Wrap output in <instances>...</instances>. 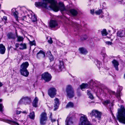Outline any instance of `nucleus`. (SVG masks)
<instances>
[{"mask_svg":"<svg viewBox=\"0 0 125 125\" xmlns=\"http://www.w3.org/2000/svg\"><path fill=\"white\" fill-rule=\"evenodd\" d=\"M42 78L46 82H48L51 80L52 77L51 75L47 72H45L42 75Z\"/></svg>","mask_w":125,"mask_h":125,"instance_id":"9d476101","label":"nucleus"},{"mask_svg":"<svg viewBox=\"0 0 125 125\" xmlns=\"http://www.w3.org/2000/svg\"><path fill=\"white\" fill-rule=\"evenodd\" d=\"M70 11L71 14L74 16L78 14L77 10L74 9H72L70 10Z\"/></svg>","mask_w":125,"mask_h":125,"instance_id":"bb28decb","label":"nucleus"},{"mask_svg":"<svg viewBox=\"0 0 125 125\" xmlns=\"http://www.w3.org/2000/svg\"><path fill=\"white\" fill-rule=\"evenodd\" d=\"M1 5L0 4V9H1Z\"/></svg>","mask_w":125,"mask_h":125,"instance_id":"13d9d810","label":"nucleus"},{"mask_svg":"<svg viewBox=\"0 0 125 125\" xmlns=\"http://www.w3.org/2000/svg\"><path fill=\"white\" fill-rule=\"evenodd\" d=\"M51 120L52 122H54L56 121V120L55 119H53L52 118H51Z\"/></svg>","mask_w":125,"mask_h":125,"instance_id":"09e8293b","label":"nucleus"},{"mask_svg":"<svg viewBox=\"0 0 125 125\" xmlns=\"http://www.w3.org/2000/svg\"><path fill=\"white\" fill-rule=\"evenodd\" d=\"M80 87L81 89L83 90L85 88H88V85L86 83H83Z\"/></svg>","mask_w":125,"mask_h":125,"instance_id":"cd10ccee","label":"nucleus"},{"mask_svg":"<svg viewBox=\"0 0 125 125\" xmlns=\"http://www.w3.org/2000/svg\"><path fill=\"white\" fill-rule=\"evenodd\" d=\"M124 78L125 79V74L124 75Z\"/></svg>","mask_w":125,"mask_h":125,"instance_id":"bf43d9fd","label":"nucleus"},{"mask_svg":"<svg viewBox=\"0 0 125 125\" xmlns=\"http://www.w3.org/2000/svg\"><path fill=\"white\" fill-rule=\"evenodd\" d=\"M49 39L48 40V42L49 43L52 44L53 42L52 38L50 37H49Z\"/></svg>","mask_w":125,"mask_h":125,"instance_id":"ea45409f","label":"nucleus"},{"mask_svg":"<svg viewBox=\"0 0 125 125\" xmlns=\"http://www.w3.org/2000/svg\"><path fill=\"white\" fill-rule=\"evenodd\" d=\"M35 116V115L34 113L33 112H32L30 113L29 115V117L30 118L32 119H34Z\"/></svg>","mask_w":125,"mask_h":125,"instance_id":"72a5a7b5","label":"nucleus"},{"mask_svg":"<svg viewBox=\"0 0 125 125\" xmlns=\"http://www.w3.org/2000/svg\"><path fill=\"white\" fill-rule=\"evenodd\" d=\"M14 10H15V9H12V13L14 16L16 18V20L17 21L18 20V12L16 11H15L14 12Z\"/></svg>","mask_w":125,"mask_h":125,"instance_id":"b1692460","label":"nucleus"},{"mask_svg":"<svg viewBox=\"0 0 125 125\" xmlns=\"http://www.w3.org/2000/svg\"><path fill=\"white\" fill-rule=\"evenodd\" d=\"M50 4V7L53 10L57 12L60 10L61 11L65 10L64 5L62 3L59 2L58 6L56 0H41L35 3V5L37 7L46 8L48 3Z\"/></svg>","mask_w":125,"mask_h":125,"instance_id":"f257e3e1","label":"nucleus"},{"mask_svg":"<svg viewBox=\"0 0 125 125\" xmlns=\"http://www.w3.org/2000/svg\"><path fill=\"white\" fill-rule=\"evenodd\" d=\"M1 11H2L4 13V10H0V12H1Z\"/></svg>","mask_w":125,"mask_h":125,"instance_id":"864d4df0","label":"nucleus"},{"mask_svg":"<svg viewBox=\"0 0 125 125\" xmlns=\"http://www.w3.org/2000/svg\"><path fill=\"white\" fill-rule=\"evenodd\" d=\"M64 67L63 62L62 61H59L56 64H54L52 65V68L60 72L62 71Z\"/></svg>","mask_w":125,"mask_h":125,"instance_id":"7ed1b4c3","label":"nucleus"},{"mask_svg":"<svg viewBox=\"0 0 125 125\" xmlns=\"http://www.w3.org/2000/svg\"><path fill=\"white\" fill-rule=\"evenodd\" d=\"M47 53H48L49 55H50V56L49 57V59L51 61H53L54 59V58L53 56L52 55L51 51H48L47 52Z\"/></svg>","mask_w":125,"mask_h":125,"instance_id":"7c9ffc66","label":"nucleus"},{"mask_svg":"<svg viewBox=\"0 0 125 125\" xmlns=\"http://www.w3.org/2000/svg\"><path fill=\"white\" fill-rule=\"evenodd\" d=\"M52 114L51 113H50V119H51V118H52Z\"/></svg>","mask_w":125,"mask_h":125,"instance_id":"8fccbe9b","label":"nucleus"},{"mask_svg":"<svg viewBox=\"0 0 125 125\" xmlns=\"http://www.w3.org/2000/svg\"><path fill=\"white\" fill-rule=\"evenodd\" d=\"M118 97V99L119 100H120V97L119 95Z\"/></svg>","mask_w":125,"mask_h":125,"instance_id":"5fc2aeb1","label":"nucleus"},{"mask_svg":"<svg viewBox=\"0 0 125 125\" xmlns=\"http://www.w3.org/2000/svg\"><path fill=\"white\" fill-rule=\"evenodd\" d=\"M20 45L18 43H16L15 44V46L16 47V48L15 49H14L16 50L19 47Z\"/></svg>","mask_w":125,"mask_h":125,"instance_id":"37998d69","label":"nucleus"},{"mask_svg":"<svg viewBox=\"0 0 125 125\" xmlns=\"http://www.w3.org/2000/svg\"><path fill=\"white\" fill-rule=\"evenodd\" d=\"M109 101L108 100H106L104 102L103 104L104 105H107V104H109Z\"/></svg>","mask_w":125,"mask_h":125,"instance_id":"79ce46f5","label":"nucleus"},{"mask_svg":"<svg viewBox=\"0 0 125 125\" xmlns=\"http://www.w3.org/2000/svg\"><path fill=\"white\" fill-rule=\"evenodd\" d=\"M31 102V98L27 96H23L19 100L18 102L19 104H23L25 105L30 104Z\"/></svg>","mask_w":125,"mask_h":125,"instance_id":"20e7f679","label":"nucleus"},{"mask_svg":"<svg viewBox=\"0 0 125 125\" xmlns=\"http://www.w3.org/2000/svg\"><path fill=\"white\" fill-rule=\"evenodd\" d=\"M21 112V111H18V110H16V113L17 115H19L20 114Z\"/></svg>","mask_w":125,"mask_h":125,"instance_id":"c03bdc74","label":"nucleus"},{"mask_svg":"<svg viewBox=\"0 0 125 125\" xmlns=\"http://www.w3.org/2000/svg\"><path fill=\"white\" fill-rule=\"evenodd\" d=\"M79 125H91L88 121L87 117L83 115L80 119Z\"/></svg>","mask_w":125,"mask_h":125,"instance_id":"39448f33","label":"nucleus"},{"mask_svg":"<svg viewBox=\"0 0 125 125\" xmlns=\"http://www.w3.org/2000/svg\"><path fill=\"white\" fill-rule=\"evenodd\" d=\"M56 90L55 88H51L48 91V94L52 98L56 94Z\"/></svg>","mask_w":125,"mask_h":125,"instance_id":"9b49d317","label":"nucleus"},{"mask_svg":"<svg viewBox=\"0 0 125 125\" xmlns=\"http://www.w3.org/2000/svg\"><path fill=\"white\" fill-rule=\"evenodd\" d=\"M5 122L12 125H19L18 123L12 120L7 119L6 120Z\"/></svg>","mask_w":125,"mask_h":125,"instance_id":"5701e85b","label":"nucleus"},{"mask_svg":"<svg viewBox=\"0 0 125 125\" xmlns=\"http://www.w3.org/2000/svg\"><path fill=\"white\" fill-rule=\"evenodd\" d=\"M74 106L73 103L71 102H69L66 105V108H72Z\"/></svg>","mask_w":125,"mask_h":125,"instance_id":"2f4dec72","label":"nucleus"},{"mask_svg":"<svg viewBox=\"0 0 125 125\" xmlns=\"http://www.w3.org/2000/svg\"><path fill=\"white\" fill-rule=\"evenodd\" d=\"M105 43L106 44L108 45H111L113 44V43L110 41H107L105 42Z\"/></svg>","mask_w":125,"mask_h":125,"instance_id":"a19ab883","label":"nucleus"},{"mask_svg":"<svg viewBox=\"0 0 125 125\" xmlns=\"http://www.w3.org/2000/svg\"><path fill=\"white\" fill-rule=\"evenodd\" d=\"M117 36L120 37H124L125 38V31H120L117 33ZM125 39V38H124Z\"/></svg>","mask_w":125,"mask_h":125,"instance_id":"6ab92c4d","label":"nucleus"},{"mask_svg":"<svg viewBox=\"0 0 125 125\" xmlns=\"http://www.w3.org/2000/svg\"><path fill=\"white\" fill-rule=\"evenodd\" d=\"M20 72L22 75L26 77H27L29 74L27 69L20 70Z\"/></svg>","mask_w":125,"mask_h":125,"instance_id":"2eb2a0df","label":"nucleus"},{"mask_svg":"<svg viewBox=\"0 0 125 125\" xmlns=\"http://www.w3.org/2000/svg\"><path fill=\"white\" fill-rule=\"evenodd\" d=\"M66 92L67 96L69 98H72L73 97L74 95V91L71 85H67L66 88Z\"/></svg>","mask_w":125,"mask_h":125,"instance_id":"423d86ee","label":"nucleus"},{"mask_svg":"<svg viewBox=\"0 0 125 125\" xmlns=\"http://www.w3.org/2000/svg\"><path fill=\"white\" fill-rule=\"evenodd\" d=\"M15 32L16 36L17 38V41L18 42H22L24 40L23 37L21 36L18 35L16 30Z\"/></svg>","mask_w":125,"mask_h":125,"instance_id":"4be33fe9","label":"nucleus"},{"mask_svg":"<svg viewBox=\"0 0 125 125\" xmlns=\"http://www.w3.org/2000/svg\"><path fill=\"white\" fill-rule=\"evenodd\" d=\"M54 100V110L55 111L58 108L60 103L59 100L58 98H55Z\"/></svg>","mask_w":125,"mask_h":125,"instance_id":"f8f14e48","label":"nucleus"},{"mask_svg":"<svg viewBox=\"0 0 125 125\" xmlns=\"http://www.w3.org/2000/svg\"><path fill=\"white\" fill-rule=\"evenodd\" d=\"M6 48L5 46L3 44H0V53L1 54H4L5 52Z\"/></svg>","mask_w":125,"mask_h":125,"instance_id":"a211bd4d","label":"nucleus"},{"mask_svg":"<svg viewBox=\"0 0 125 125\" xmlns=\"http://www.w3.org/2000/svg\"><path fill=\"white\" fill-rule=\"evenodd\" d=\"M21 20L23 21H26V15L23 12L21 14V16L20 17Z\"/></svg>","mask_w":125,"mask_h":125,"instance_id":"c85d7f7f","label":"nucleus"},{"mask_svg":"<svg viewBox=\"0 0 125 125\" xmlns=\"http://www.w3.org/2000/svg\"><path fill=\"white\" fill-rule=\"evenodd\" d=\"M101 34L102 36H105L107 35L108 33L107 32L106 29H104L101 31Z\"/></svg>","mask_w":125,"mask_h":125,"instance_id":"473e14b6","label":"nucleus"},{"mask_svg":"<svg viewBox=\"0 0 125 125\" xmlns=\"http://www.w3.org/2000/svg\"><path fill=\"white\" fill-rule=\"evenodd\" d=\"M112 62L116 70L117 71L118 70V66L119 65V63L116 60H114L112 61Z\"/></svg>","mask_w":125,"mask_h":125,"instance_id":"412c9836","label":"nucleus"},{"mask_svg":"<svg viewBox=\"0 0 125 125\" xmlns=\"http://www.w3.org/2000/svg\"><path fill=\"white\" fill-rule=\"evenodd\" d=\"M29 41L30 44L31 46H32L33 45H35L36 43L35 40H33L32 41H30L29 40Z\"/></svg>","mask_w":125,"mask_h":125,"instance_id":"4c0bfd02","label":"nucleus"},{"mask_svg":"<svg viewBox=\"0 0 125 125\" xmlns=\"http://www.w3.org/2000/svg\"><path fill=\"white\" fill-rule=\"evenodd\" d=\"M102 114L100 112L96 110H93L90 113V115L94 116L96 119L99 120H100Z\"/></svg>","mask_w":125,"mask_h":125,"instance_id":"0eeeda50","label":"nucleus"},{"mask_svg":"<svg viewBox=\"0 0 125 125\" xmlns=\"http://www.w3.org/2000/svg\"><path fill=\"white\" fill-rule=\"evenodd\" d=\"M73 119L72 118L68 117L65 121V125H73Z\"/></svg>","mask_w":125,"mask_h":125,"instance_id":"4468645a","label":"nucleus"},{"mask_svg":"<svg viewBox=\"0 0 125 125\" xmlns=\"http://www.w3.org/2000/svg\"><path fill=\"white\" fill-rule=\"evenodd\" d=\"M87 38V37L86 36H85V37L83 39H82V40H85Z\"/></svg>","mask_w":125,"mask_h":125,"instance_id":"3c124183","label":"nucleus"},{"mask_svg":"<svg viewBox=\"0 0 125 125\" xmlns=\"http://www.w3.org/2000/svg\"><path fill=\"white\" fill-rule=\"evenodd\" d=\"M97 92L98 93V91H97Z\"/></svg>","mask_w":125,"mask_h":125,"instance_id":"052dcab7","label":"nucleus"},{"mask_svg":"<svg viewBox=\"0 0 125 125\" xmlns=\"http://www.w3.org/2000/svg\"><path fill=\"white\" fill-rule=\"evenodd\" d=\"M20 47L19 49L21 50H23L26 48V45L25 44L21 43L20 44Z\"/></svg>","mask_w":125,"mask_h":125,"instance_id":"c756f323","label":"nucleus"},{"mask_svg":"<svg viewBox=\"0 0 125 125\" xmlns=\"http://www.w3.org/2000/svg\"><path fill=\"white\" fill-rule=\"evenodd\" d=\"M38 100V98L36 97L34 99L32 105L33 106L35 107H37Z\"/></svg>","mask_w":125,"mask_h":125,"instance_id":"393cba45","label":"nucleus"},{"mask_svg":"<svg viewBox=\"0 0 125 125\" xmlns=\"http://www.w3.org/2000/svg\"><path fill=\"white\" fill-rule=\"evenodd\" d=\"M2 85L3 84H2V83H1L0 82V87L2 86Z\"/></svg>","mask_w":125,"mask_h":125,"instance_id":"603ef678","label":"nucleus"},{"mask_svg":"<svg viewBox=\"0 0 125 125\" xmlns=\"http://www.w3.org/2000/svg\"><path fill=\"white\" fill-rule=\"evenodd\" d=\"M87 93L90 98L92 99H94V97L93 95L90 93V92L88 90L87 91Z\"/></svg>","mask_w":125,"mask_h":125,"instance_id":"f704fd0d","label":"nucleus"},{"mask_svg":"<svg viewBox=\"0 0 125 125\" xmlns=\"http://www.w3.org/2000/svg\"><path fill=\"white\" fill-rule=\"evenodd\" d=\"M20 12H21V13L22 12H23L22 10H21V11Z\"/></svg>","mask_w":125,"mask_h":125,"instance_id":"4d7b16f0","label":"nucleus"},{"mask_svg":"<svg viewBox=\"0 0 125 125\" xmlns=\"http://www.w3.org/2000/svg\"><path fill=\"white\" fill-rule=\"evenodd\" d=\"M23 9H22V10H23Z\"/></svg>","mask_w":125,"mask_h":125,"instance_id":"680f3d73","label":"nucleus"},{"mask_svg":"<svg viewBox=\"0 0 125 125\" xmlns=\"http://www.w3.org/2000/svg\"><path fill=\"white\" fill-rule=\"evenodd\" d=\"M111 40H113V39H112Z\"/></svg>","mask_w":125,"mask_h":125,"instance_id":"e2e57ef3","label":"nucleus"},{"mask_svg":"<svg viewBox=\"0 0 125 125\" xmlns=\"http://www.w3.org/2000/svg\"><path fill=\"white\" fill-rule=\"evenodd\" d=\"M104 56H103V57L105 56H106V54H104Z\"/></svg>","mask_w":125,"mask_h":125,"instance_id":"6e6d98bb","label":"nucleus"},{"mask_svg":"<svg viewBox=\"0 0 125 125\" xmlns=\"http://www.w3.org/2000/svg\"><path fill=\"white\" fill-rule=\"evenodd\" d=\"M38 58L40 59L41 57H44L45 56L44 52L42 50H40L38 52L37 55Z\"/></svg>","mask_w":125,"mask_h":125,"instance_id":"dca6fc26","label":"nucleus"},{"mask_svg":"<svg viewBox=\"0 0 125 125\" xmlns=\"http://www.w3.org/2000/svg\"><path fill=\"white\" fill-rule=\"evenodd\" d=\"M47 114L45 112L42 113L40 115V123L41 125H44L45 124L46 121L47 120Z\"/></svg>","mask_w":125,"mask_h":125,"instance_id":"6e6552de","label":"nucleus"},{"mask_svg":"<svg viewBox=\"0 0 125 125\" xmlns=\"http://www.w3.org/2000/svg\"><path fill=\"white\" fill-rule=\"evenodd\" d=\"M102 10H101L99 9L95 11V13L97 15H99L102 13Z\"/></svg>","mask_w":125,"mask_h":125,"instance_id":"c9c22d12","label":"nucleus"},{"mask_svg":"<svg viewBox=\"0 0 125 125\" xmlns=\"http://www.w3.org/2000/svg\"><path fill=\"white\" fill-rule=\"evenodd\" d=\"M3 19L5 20V21H6L7 20V17L6 16H4L3 17Z\"/></svg>","mask_w":125,"mask_h":125,"instance_id":"de8ad7c7","label":"nucleus"},{"mask_svg":"<svg viewBox=\"0 0 125 125\" xmlns=\"http://www.w3.org/2000/svg\"><path fill=\"white\" fill-rule=\"evenodd\" d=\"M79 50L81 53L83 54H85L87 52L86 50L83 48H79Z\"/></svg>","mask_w":125,"mask_h":125,"instance_id":"a878e982","label":"nucleus"},{"mask_svg":"<svg viewBox=\"0 0 125 125\" xmlns=\"http://www.w3.org/2000/svg\"><path fill=\"white\" fill-rule=\"evenodd\" d=\"M29 65V63L28 62H23L21 65L20 70L27 69V68Z\"/></svg>","mask_w":125,"mask_h":125,"instance_id":"ddd939ff","label":"nucleus"},{"mask_svg":"<svg viewBox=\"0 0 125 125\" xmlns=\"http://www.w3.org/2000/svg\"><path fill=\"white\" fill-rule=\"evenodd\" d=\"M2 101V100L1 99H0V102H1ZM3 106L2 104H0V111L2 112L3 111Z\"/></svg>","mask_w":125,"mask_h":125,"instance_id":"e433bc0d","label":"nucleus"},{"mask_svg":"<svg viewBox=\"0 0 125 125\" xmlns=\"http://www.w3.org/2000/svg\"><path fill=\"white\" fill-rule=\"evenodd\" d=\"M94 10L93 9L90 10L91 13L92 14H93L94 13Z\"/></svg>","mask_w":125,"mask_h":125,"instance_id":"a18cd8bd","label":"nucleus"},{"mask_svg":"<svg viewBox=\"0 0 125 125\" xmlns=\"http://www.w3.org/2000/svg\"><path fill=\"white\" fill-rule=\"evenodd\" d=\"M117 118L119 121L125 124V109L118 110Z\"/></svg>","mask_w":125,"mask_h":125,"instance_id":"f03ea898","label":"nucleus"},{"mask_svg":"<svg viewBox=\"0 0 125 125\" xmlns=\"http://www.w3.org/2000/svg\"><path fill=\"white\" fill-rule=\"evenodd\" d=\"M49 26L52 28H57L58 26V24L57 21L54 20H51L49 22Z\"/></svg>","mask_w":125,"mask_h":125,"instance_id":"1a4fd4ad","label":"nucleus"},{"mask_svg":"<svg viewBox=\"0 0 125 125\" xmlns=\"http://www.w3.org/2000/svg\"><path fill=\"white\" fill-rule=\"evenodd\" d=\"M21 113H22L23 114H27L28 113L26 111H24L22 112H21Z\"/></svg>","mask_w":125,"mask_h":125,"instance_id":"49530a36","label":"nucleus"},{"mask_svg":"<svg viewBox=\"0 0 125 125\" xmlns=\"http://www.w3.org/2000/svg\"><path fill=\"white\" fill-rule=\"evenodd\" d=\"M28 16L29 18L31 19L32 21L35 22L37 21V17L34 14H31L30 15H29Z\"/></svg>","mask_w":125,"mask_h":125,"instance_id":"aec40b11","label":"nucleus"},{"mask_svg":"<svg viewBox=\"0 0 125 125\" xmlns=\"http://www.w3.org/2000/svg\"><path fill=\"white\" fill-rule=\"evenodd\" d=\"M7 36L8 38L9 39L14 40L16 38L15 35L11 32L8 33Z\"/></svg>","mask_w":125,"mask_h":125,"instance_id":"f3484780","label":"nucleus"},{"mask_svg":"<svg viewBox=\"0 0 125 125\" xmlns=\"http://www.w3.org/2000/svg\"><path fill=\"white\" fill-rule=\"evenodd\" d=\"M102 65L101 62L100 61H98L97 62L96 65L97 67L99 68H100L101 66Z\"/></svg>","mask_w":125,"mask_h":125,"instance_id":"58836bf2","label":"nucleus"}]
</instances>
